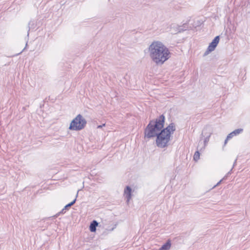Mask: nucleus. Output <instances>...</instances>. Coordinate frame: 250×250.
I'll return each instance as SVG.
<instances>
[{
	"label": "nucleus",
	"mask_w": 250,
	"mask_h": 250,
	"mask_svg": "<svg viewBox=\"0 0 250 250\" xmlns=\"http://www.w3.org/2000/svg\"><path fill=\"white\" fill-rule=\"evenodd\" d=\"M149 56L157 64H162L170 57L168 49L161 42L154 41L149 46Z\"/></svg>",
	"instance_id": "nucleus-1"
},
{
	"label": "nucleus",
	"mask_w": 250,
	"mask_h": 250,
	"mask_svg": "<svg viewBox=\"0 0 250 250\" xmlns=\"http://www.w3.org/2000/svg\"><path fill=\"white\" fill-rule=\"evenodd\" d=\"M165 121V117L163 114L155 120H150L144 130V138L150 139L156 137L160 130L164 128Z\"/></svg>",
	"instance_id": "nucleus-2"
},
{
	"label": "nucleus",
	"mask_w": 250,
	"mask_h": 250,
	"mask_svg": "<svg viewBox=\"0 0 250 250\" xmlns=\"http://www.w3.org/2000/svg\"><path fill=\"white\" fill-rule=\"evenodd\" d=\"M176 130L174 123H170L167 127L162 128L156 136V144L158 147L164 148L168 146L171 135Z\"/></svg>",
	"instance_id": "nucleus-3"
},
{
	"label": "nucleus",
	"mask_w": 250,
	"mask_h": 250,
	"mask_svg": "<svg viewBox=\"0 0 250 250\" xmlns=\"http://www.w3.org/2000/svg\"><path fill=\"white\" fill-rule=\"evenodd\" d=\"M86 120L81 114H78L70 123L69 129L79 131L84 128L86 125Z\"/></svg>",
	"instance_id": "nucleus-4"
},
{
	"label": "nucleus",
	"mask_w": 250,
	"mask_h": 250,
	"mask_svg": "<svg viewBox=\"0 0 250 250\" xmlns=\"http://www.w3.org/2000/svg\"><path fill=\"white\" fill-rule=\"evenodd\" d=\"M219 40L220 37L219 36H217L214 38L212 42L209 43L207 50L205 52L204 56L207 55L208 53L214 50L219 42Z\"/></svg>",
	"instance_id": "nucleus-5"
},
{
	"label": "nucleus",
	"mask_w": 250,
	"mask_h": 250,
	"mask_svg": "<svg viewBox=\"0 0 250 250\" xmlns=\"http://www.w3.org/2000/svg\"><path fill=\"white\" fill-rule=\"evenodd\" d=\"M211 133H212L211 132L210 128L209 127L206 126L204 128L201 135L205 137L204 140L205 146L209 141V138L211 135Z\"/></svg>",
	"instance_id": "nucleus-6"
},
{
	"label": "nucleus",
	"mask_w": 250,
	"mask_h": 250,
	"mask_svg": "<svg viewBox=\"0 0 250 250\" xmlns=\"http://www.w3.org/2000/svg\"><path fill=\"white\" fill-rule=\"evenodd\" d=\"M131 193H132L131 188L128 186H126L124 189V195L125 197V198L126 199V202L127 204H128V203L130 201V200L131 199V198L132 197Z\"/></svg>",
	"instance_id": "nucleus-7"
},
{
	"label": "nucleus",
	"mask_w": 250,
	"mask_h": 250,
	"mask_svg": "<svg viewBox=\"0 0 250 250\" xmlns=\"http://www.w3.org/2000/svg\"><path fill=\"white\" fill-rule=\"evenodd\" d=\"M243 129L242 128H238L234 130V131H233L232 132L228 134V139H231L233 137L237 136L239 134L243 132Z\"/></svg>",
	"instance_id": "nucleus-8"
},
{
	"label": "nucleus",
	"mask_w": 250,
	"mask_h": 250,
	"mask_svg": "<svg viewBox=\"0 0 250 250\" xmlns=\"http://www.w3.org/2000/svg\"><path fill=\"white\" fill-rule=\"evenodd\" d=\"M98 225V223L96 220H93L91 222L90 227L89 229L91 232H95L96 230V227Z\"/></svg>",
	"instance_id": "nucleus-9"
},
{
	"label": "nucleus",
	"mask_w": 250,
	"mask_h": 250,
	"mask_svg": "<svg viewBox=\"0 0 250 250\" xmlns=\"http://www.w3.org/2000/svg\"><path fill=\"white\" fill-rule=\"evenodd\" d=\"M170 242L168 241L160 248L159 250H168L170 248Z\"/></svg>",
	"instance_id": "nucleus-10"
},
{
	"label": "nucleus",
	"mask_w": 250,
	"mask_h": 250,
	"mask_svg": "<svg viewBox=\"0 0 250 250\" xmlns=\"http://www.w3.org/2000/svg\"><path fill=\"white\" fill-rule=\"evenodd\" d=\"M78 192H79V190L78 191ZM77 193H78V192H77ZM77 196H78V194H77L76 198L74 200H73L71 202H70V203L67 204L66 206H64V207L63 208V210H68L69 208L70 207H71L72 206H73L75 203V202L76 201V198L77 197Z\"/></svg>",
	"instance_id": "nucleus-11"
},
{
	"label": "nucleus",
	"mask_w": 250,
	"mask_h": 250,
	"mask_svg": "<svg viewBox=\"0 0 250 250\" xmlns=\"http://www.w3.org/2000/svg\"><path fill=\"white\" fill-rule=\"evenodd\" d=\"M200 158V153L198 150L196 151L193 156V159L195 161H197Z\"/></svg>",
	"instance_id": "nucleus-12"
},
{
	"label": "nucleus",
	"mask_w": 250,
	"mask_h": 250,
	"mask_svg": "<svg viewBox=\"0 0 250 250\" xmlns=\"http://www.w3.org/2000/svg\"><path fill=\"white\" fill-rule=\"evenodd\" d=\"M65 212H66V210H63V209H62V210H61L59 213V214H58V215H59V214H64V213H65Z\"/></svg>",
	"instance_id": "nucleus-13"
},
{
	"label": "nucleus",
	"mask_w": 250,
	"mask_h": 250,
	"mask_svg": "<svg viewBox=\"0 0 250 250\" xmlns=\"http://www.w3.org/2000/svg\"><path fill=\"white\" fill-rule=\"evenodd\" d=\"M230 139H228V136L227 137L226 140H225V142H224V145H226L227 144V142H228V141Z\"/></svg>",
	"instance_id": "nucleus-14"
},
{
	"label": "nucleus",
	"mask_w": 250,
	"mask_h": 250,
	"mask_svg": "<svg viewBox=\"0 0 250 250\" xmlns=\"http://www.w3.org/2000/svg\"><path fill=\"white\" fill-rule=\"evenodd\" d=\"M222 180H220L218 183H217V184L216 185H215L213 187V188H215V187H216L218 186V185L221 183V182H222Z\"/></svg>",
	"instance_id": "nucleus-15"
},
{
	"label": "nucleus",
	"mask_w": 250,
	"mask_h": 250,
	"mask_svg": "<svg viewBox=\"0 0 250 250\" xmlns=\"http://www.w3.org/2000/svg\"><path fill=\"white\" fill-rule=\"evenodd\" d=\"M104 125H105V124H103V125H100L98 126L97 128H101V127H102V126H104Z\"/></svg>",
	"instance_id": "nucleus-16"
}]
</instances>
